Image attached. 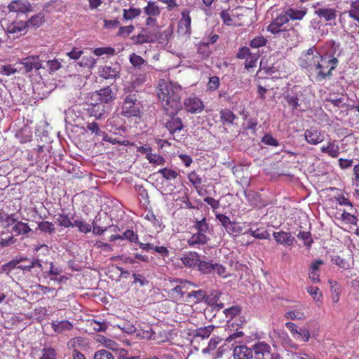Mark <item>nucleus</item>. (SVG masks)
<instances>
[{
    "label": "nucleus",
    "instance_id": "obj_17",
    "mask_svg": "<svg viewBox=\"0 0 359 359\" xmlns=\"http://www.w3.org/2000/svg\"><path fill=\"white\" fill-rule=\"evenodd\" d=\"M88 111L90 116H93L96 119H102L107 111V107L100 102L91 104Z\"/></svg>",
    "mask_w": 359,
    "mask_h": 359
},
{
    "label": "nucleus",
    "instance_id": "obj_29",
    "mask_svg": "<svg viewBox=\"0 0 359 359\" xmlns=\"http://www.w3.org/2000/svg\"><path fill=\"white\" fill-rule=\"evenodd\" d=\"M182 263L188 267L198 266L200 257L197 252H190L181 258Z\"/></svg>",
    "mask_w": 359,
    "mask_h": 359
},
{
    "label": "nucleus",
    "instance_id": "obj_54",
    "mask_svg": "<svg viewBox=\"0 0 359 359\" xmlns=\"http://www.w3.org/2000/svg\"><path fill=\"white\" fill-rule=\"evenodd\" d=\"M220 82L219 79L217 76H211L209 79V81L207 84L208 90L210 91H215L219 87Z\"/></svg>",
    "mask_w": 359,
    "mask_h": 359
},
{
    "label": "nucleus",
    "instance_id": "obj_16",
    "mask_svg": "<svg viewBox=\"0 0 359 359\" xmlns=\"http://www.w3.org/2000/svg\"><path fill=\"white\" fill-rule=\"evenodd\" d=\"M129 61L134 68L139 70L149 71L151 68L143 57L134 53L130 55Z\"/></svg>",
    "mask_w": 359,
    "mask_h": 359
},
{
    "label": "nucleus",
    "instance_id": "obj_44",
    "mask_svg": "<svg viewBox=\"0 0 359 359\" xmlns=\"http://www.w3.org/2000/svg\"><path fill=\"white\" fill-rule=\"evenodd\" d=\"M158 173H160L163 176V177L167 180H175L179 175L177 172H176L174 170L168 168H164L163 169H160L158 171Z\"/></svg>",
    "mask_w": 359,
    "mask_h": 359
},
{
    "label": "nucleus",
    "instance_id": "obj_24",
    "mask_svg": "<svg viewBox=\"0 0 359 359\" xmlns=\"http://www.w3.org/2000/svg\"><path fill=\"white\" fill-rule=\"evenodd\" d=\"M285 15L287 16L288 21L292 20H301L306 15V9L298 10L293 8H289L283 11Z\"/></svg>",
    "mask_w": 359,
    "mask_h": 359
},
{
    "label": "nucleus",
    "instance_id": "obj_53",
    "mask_svg": "<svg viewBox=\"0 0 359 359\" xmlns=\"http://www.w3.org/2000/svg\"><path fill=\"white\" fill-rule=\"evenodd\" d=\"M284 317L290 320H303L305 318L304 313L300 311H290L285 313Z\"/></svg>",
    "mask_w": 359,
    "mask_h": 359
},
{
    "label": "nucleus",
    "instance_id": "obj_35",
    "mask_svg": "<svg viewBox=\"0 0 359 359\" xmlns=\"http://www.w3.org/2000/svg\"><path fill=\"white\" fill-rule=\"evenodd\" d=\"M72 224V227H76L81 233H88L90 232L92 229V226L83 220L75 219L73 221Z\"/></svg>",
    "mask_w": 359,
    "mask_h": 359
},
{
    "label": "nucleus",
    "instance_id": "obj_49",
    "mask_svg": "<svg viewBox=\"0 0 359 359\" xmlns=\"http://www.w3.org/2000/svg\"><path fill=\"white\" fill-rule=\"evenodd\" d=\"M214 265L215 264L212 262L199 260L198 266L199 271H201L202 273H210L213 271Z\"/></svg>",
    "mask_w": 359,
    "mask_h": 359
},
{
    "label": "nucleus",
    "instance_id": "obj_10",
    "mask_svg": "<svg viewBox=\"0 0 359 359\" xmlns=\"http://www.w3.org/2000/svg\"><path fill=\"white\" fill-rule=\"evenodd\" d=\"M96 100L102 104H109L112 102L116 98V93H114L110 86L102 88L96 90L93 95Z\"/></svg>",
    "mask_w": 359,
    "mask_h": 359
},
{
    "label": "nucleus",
    "instance_id": "obj_46",
    "mask_svg": "<svg viewBox=\"0 0 359 359\" xmlns=\"http://www.w3.org/2000/svg\"><path fill=\"white\" fill-rule=\"evenodd\" d=\"M118 74V72L109 66L104 67L101 72V76L105 79H115Z\"/></svg>",
    "mask_w": 359,
    "mask_h": 359
},
{
    "label": "nucleus",
    "instance_id": "obj_3",
    "mask_svg": "<svg viewBox=\"0 0 359 359\" xmlns=\"http://www.w3.org/2000/svg\"><path fill=\"white\" fill-rule=\"evenodd\" d=\"M141 102L135 93H130L123 99L121 114L126 118L140 117Z\"/></svg>",
    "mask_w": 359,
    "mask_h": 359
},
{
    "label": "nucleus",
    "instance_id": "obj_61",
    "mask_svg": "<svg viewBox=\"0 0 359 359\" xmlns=\"http://www.w3.org/2000/svg\"><path fill=\"white\" fill-rule=\"evenodd\" d=\"M297 238L304 241V245L307 246H310L313 243L311 234L309 231H299Z\"/></svg>",
    "mask_w": 359,
    "mask_h": 359
},
{
    "label": "nucleus",
    "instance_id": "obj_60",
    "mask_svg": "<svg viewBox=\"0 0 359 359\" xmlns=\"http://www.w3.org/2000/svg\"><path fill=\"white\" fill-rule=\"evenodd\" d=\"M262 142L269 146L277 147L279 145L278 141L275 139L271 134L266 133L265 134L262 139Z\"/></svg>",
    "mask_w": 359,
    "mask_h": 359
},
{
    "label": "nucleus",
    "instance_id": "obj_18",
    "mask_svg": "<svg viewBox=\"0 0 359 359\" xmlns=\"http://www.w3.org/2000/svg\"><path fill=\"white\" fill-rule=\"evenodd\" d=\"M233 356L234 359H251L253 356L252 347L238 346L233 349Z\"/></svg>",
    "mask_w": 359,
    "mask_h": 359
},
{
    "label": "nucleus",
    "instance_id": "obj_9",
    "mask_svg": "<svg viewBox=\"0 0 359 359\" xmlns=\"http://www.w3.org/2000/svg\"><path fill=\"white\" fill-rule=\"evenodd\" d=\"M305 140L310 144L316 145L324 141V135L320 128L311 127L304 131Z\"/></svg>",
    "mask_w": 359,
    "mask_h": 359
},
{
    "label": "nucleus",
    "instance_id": "obj_6",
    "mask_svg": "<svg viewBox=\"0 0 359 359\" xmlns=\"http://www.w3.org/2000/svg\"><path fill=\"white\" fill-rule=\"evenodd\" d=\"M183 107L187 113L194 114L201 113L205 107L201 99L194 95L184 98Z\"/></svg>",
    "mask_w": 359,
    "mask_h": 359
},
{
    "label": "nucleus",
    "instance_id": "obj_63",
    "mask_svg": "<svg viewBox=\"0 0 359 359\" xmlns=\"http://www.w3.org/2000/svg\"><path fill=\"white\" fill-rule=\"evenodd\" d=\"M16 72H17V69L15 68L11 65H3L0 68V74L1 75L8 76L15 74Z\"/></svg>",
    "mask_w": 359,
    "mask_h": 359
},
{
    "label": "nucleus",
    "instance_id": "obj_57",
    "mask_svg": "<svg viewBox=\"0 0 359 359\" xmlns=\"http://www.w3.org/2000/svg\"><path fill=\"white\" fill-rule=\"evenodd\" d=\"M219 15L224 25L227 26H231L233 25V19L231 18L229 9L222 11Z\"/></svg>",
    "mask_w": 359,
    "mask_h": 359
},
{
    "label": "nucleus",
    "instance_id": "obj_48",
    "mask_svg": "<svg viewBox=\"0 0 359 359\" xmlns=\"http://www.w3.org/2000/svg\"><path fill=\"white\" fill-rule=\"evenodd\" d=\"M94 359H115L114 355L109 351L102 348L94 353Z\"/></svg>",
    "mask_w": 359,
    "mask_h": 359
},
{
    "label": "nucleus",
    "instance_id": "obj_58",
    "mask_svg": "<svg viewBox=\"0 0 359 359\" xmlns=\"http://www.w3.org/2000/svg\"><path fill=\"white\" fill-rule=\"evenodd\" d=\"M115 50L111 47H100L94 49L93 53L97 56H101L102 55H114Z\"/></svg>",
    "mask_w": 359,
    "mask_h": 359
},
{
    "label": "nucleus",
    "instance_id": "obj_27",
    "mask_svg": "<svg viewBox=\"0 0 359 359\" xmlns=\"http://www.w3.org/2000/svg\"><path fill=\"white\" fill-rule=\"evenodd\" d=\"M146 82V75L140 74L134 80H133L129 85L126 87L128 92L132 93L133 91H138L143 84Z\"/></svg>",
    "mask_w": 359,
    "mask_h": 359
},
{
    "label": "nucleus",
    "instance_id": "obj_25",
    "mask_svg": "<svg viewBox=\"0 0 359 359\" xmlns=\"http://www.w3.org/2000/svg\"><path fill=\"white\" fill-rule=\"evenodd\" d=\"M50 325L54 332L57 333H62L65 331H69L73 328V324L67 320L62 321H53Z\"/></svg>",
    "mask_w": 359,
    "mask_h": 359
},
{
    "label": "nucleus",
    "instance_id": "obj_31",
    "mask_svg": "<svg viewBox=\"0 0 359 359\" xmlns=\"http://www.w3.org/2000/svg\"><path fill=\"white\" fill-rule=\"evenodd\" d=\"M27 27V23L25 21H19L14 22L9 25L7 27L6 32V35L8 34H17L24 31Z\"/></svg>",
    "mask_w": 359,
    "mask_h": 359
},
{
    "label": "nucleus",
    "instance_id": "obj_39",
    "mask_svg": "<svg viewBox=\"0 0 359 359\" xmlns=\"http://www.w3.org/2000/svg\"><path fill=\"white\" fill-rule=\"evenodd\" d=\"M13 231L16 233L18 235L26 234L31 231V229L27 223H24L22 222H17L16 224L13 227Z\"/></svg>",
    "mask_w": 359,
    "mask_h": 359
},
{
    "label": "nucleus",
    "instance_id": "obj_12",
    "mask_svg": "<svg viewBox=\"0 0 359 359\" xmlns=\"http://www.w3.org/2000/svg\"><path fill=\"white\" fill-rule=\"evenodd\" d=\"M156 36L152 34L151 32L146 28L142 29L141 32L137 35L131 37L133 43L137 45L152 43L156 41Z\"/></svg>",
    "mask_w": 359,
    "mask_h": 359
},
{
    "label": "nucleus",
    "instance_id": "obj_50",
    "mask_svg": "<svg viewBox=\"0 0 359 359\" xmlns=\"http://www.w3.org/2000/svg\"><path fill=\"white\" fill-rule=\"evenodd\" d=\"M267 39L263 36H257L252 39L250 42V46L252 48H257L266 46L267 43Z\"/></svg>",
    "mask_w": 359,
    "mask_h": 359
},
{
    "label": "nucleus",
    "instance_id": "obj_8",
    "mask_svg": "<svg viewBox=\"0 0 359 359\" xmlns=\"http://www.w3.org/2000/svg\"><path fill=\"white\" fill-rule=\"evenodd\" d=\"M9 12L26 14L32 11L29 0H12L7 6Z\"/></svg>",
    "mask_w": 359,
    "mask_h": 359
},
{
    "label": "nucleus",
    "instance_id": "obj_20",
    "mask_svg": "<svg viewBox=\"0 0 359 359\" xmlns=\"http://www.w3.org/2000/svg\"><path fill=\"white\" fill-rule=\"evenodd\" d=\"M323 153L327 154L332 158H337L339 155V147L335 140H330L326 146L323 145L320 147Z\"/></svg>",
    "mask_w": 359,
    "mask_h": 359
},
{
    "label": "nucleus",
    "instance_id": "obj_21",
    "mask_svg": "<svg viewBox=\"0 0 359 359\" xmlns=\"http://www.w3.org/2000/svg\"><path fill=\"white\" fill-rule=\"evenodd\" d=\"M220 121L224 126L233 125L236 115L229 109L224 108L219 111Z\"/></svg>",
    "mask_w": 359,
    "mask_h": 359
},
{
    "label": "nucleus",
    "instance_id": "obj_13",
    "mask_svg": "<svg viewBox=\"0 0 359 359\" xmlns=\"http://www.w3.org/2000/svg\"><path fill=\"white\" fill-rule=\"evenodd\" d=\"M182 18L178 22V29L184 34L190 35L191 33V18L189 10L185 9L181 12Z\"/></svg>",
    "mask_w": 359,
    "mask_h": 359
},
{
    "label": "nucleus",
    "instance_id": "obj_47",
    "mask_svg": "<svg viewBox=\"0 0 359 359\" xmlns=\"http://www.w3.org/2000/svg\"><path fill=\"white\" fill-rule=\"evenodd\" d=\"M197 232L206 234L209 229V225L207 222L206 218H203L201 220H197L194 226Z\"/></svg>",
    "mask_w": 359,
    "mask_h": 359
},
{
    "label": "nucleus",
    "instance_id": "obj_62",
    "mask_svg": "<svg viewBox=\"0 0 359 359\" xmlns=\"http://www.w3.org/2000/svg\"><path fill=\"white\" fill-rule=\"evenodd\" d=\"M123 240L126 239L130 242L137 243L138 235L135 233L133 230L128 229L122 235Z\"/></svg>",
    "mask_w": 359,
    "mask_h": 359
},
{
    "label": "nucleus",
    "instance_id": "obj_59",
    "mask_svg": "<svg viewBox=\"0 0 359 359\" xmlns=\"http://www.w3.org/2000/svg\"><path fill=\"white\" fill-rule=\"evenodd\" d=\"M134 29L135 27L133 25L121 27L117 32V36L127 37L134 31Z\"/></svg>",
    "mask_w": 359,
    "mask_h": 359
},
{
    "label": "nucleus",
    "instance_id": "obj_55",
    "mask_svg": "<svg viewBox=\"0 0 359 359\" xmlns=\"http://www.w3.org/2000/svg\"><path fill=\"white\" fill-rule=\"evenodd\" d=\"M39 359H56V351L53 348H44L42 350V355Z\"/></svg>",
    "mask_w": 359,
    "mask_h": 359
},
{
    "label": "nucleus",
    "instance_id": "obj_5",
    "mask_svg": "<svg viewBox=\"0 0 359 359\" xmlns=\"http://www.w3.org/2000/svg\"><path fill=\"white\" fill-rule=\"evenodd\" d=\"M321 55L322 54L313 46L302 53L298 64L301 68L306 69L311 73Z\"/></svg>",
    "mask_w": 359,
    "mask_h": 359
},
{
    "label": "nucleus",
    "instance_id": "obj_51",
    "mask_svg": "<svg viewBox=\"0 0 359 359\" xmlns=\"http://www.w3.org/2000/svg\"><path fill=\"white\" fill-rule=\"evenodd\" d=\"M242 309L240 306L236 305L224 310V313L226 318L233 319L235 316L241 314Z\"/></svg>",
    "mask_w": 359,
    "mask_h": 359
},
{
    "label": "nucleus",
    "instance_id": "obj_28",
    "mask_svg": "<svg viewBox=\"0 0 359 359\" xmlns=\"http://www.w3.org/2000/svg\"><path fill=\"white\" fill-rule=\"evenodd\" d=\"M143 12L147 16L158 18L161 14V9L156 2L149 1L144 7Z\"/></svg>",
    "mask_w": 359,
    "mask_h": 359
},
{
    "label": "nucleus",
    "instance_id": "obj_22",
    "mask_svg": "<svg viewBox=\"0 0 359 359\" xmlns=\"http://www.w3.org/2000/svg\"><path fill=\"white\" fill-rule=\"evenodd\" d=\"M278 34L285 39L287 42L292 44H294L299 41V34L294 27H290L288 29L284 27L280 32V34Z\"/></svg>",
    "mask_w": 359,
    "mask_h": 359
},
{
    "label": "nucleus",
    "instance_id": "obj_37",
    "mask_svg": "<svg viewBox=\"0 0 359 359\" xmlns=\"http://www.w3.org/2000/svg\"><path fill=\"white\" fill-rule=\"evenodd\" d=\"M146 158L148 160L149 163L153 165H160L165 163V158L157 154H152L151 152L147 153Z\"/></svg>",
    "mask_w": 359,
    "mask_h": 359
},
{
    "label": "nucleus",
    "instance_id": "obj_15",
    "mask_svg": "<svg viewBox=\"0 0 359 359\" xmlns=\"http://www.w3.org/2000/svg\"><path fill=\"white\" fill-rule=\"evenodd\" d=\"M168 115L170 116V118L166 121L165 126L172 135H175L176 133L182 130L184 127L183 123L181 118L176 116L177 114Z\"/></svg>",
    "mask_w": 359,
    "mask_h": 359
},
{
    "label": "nucleus",
    "instance_id": "obj_1",
    "mask_svg": "<svg viewBox=\"0 0 359 359\" xmlns=\"http://www.w3.org/2000/svg\"><path fill=\"white\" fill-rule=\"evenodd\" d=\"M182 89L164 79L159 81L157 95L161 105L167 114H177L182 109Z\"/></svg>",
    "mask_w": 359,
    "mask_h": 359
},
{
    "label": "nucleus",
    "instance_id": "obj_26",
    "mask_svg": "<svg viewBox=\"0 0 359 359\" xmlns=\"http://www.w3.org/2000/svg\"><path fill=\"white\" fill-rule=\"evenodd\" d=\"M315 13L318 17L324 18L325 21L335 20L337 17V11L332 8H318Z\"/></svg>",
    "mask_w": 359,
    "mask_h": 359
},
{
    "label": "nucleus",
    "instance_id": "obj_38",
    "mask_svg": "<svg viewBox=\"0 0 359 359\" xmlns=\"http://www.w3.org/2000/svg\"><path fill=\"white\" fill-rule=\"evenodd\" d=\"M188 297H193L195 299L194 302L196 303H198L203 301L206 302L207 293L204 290H194L188 293Z\"/></svg>",
    "mask_w": 359,
    "mask_h": 359
},
{
    "label": "nucleus",
    "instance_id": "obj_30",
    "mask_svg": "<svg viewBox=\"0 0 359 359\" xmlns=\"http://www.w3.org/2000/svg\"><path fill=\"white\" fill-rule=\"evenodd\" d=\"M189 286H195V285L190 281L182 282L180 285L175 287L172 290V294L175 297H176L177 299H180L184 296V294L187 292V290H184V289H188L189 287Z\"/></svg>",
    "mask_w": 359,
    "mask_h": 359
},
{
    "label": "nucleus",
    "instance_id": "obj_33",
    "mask_svg": "<svg viewBox=\"0 0 359 359\" xmlns=\"http://www.w3.org/2000/svg\"><path fill=\"white\" fill-rule=\"evenodd\" d=\"M221 295L222 292L214 290L209 295L207 294L206 302L210 305H216L219 308H223L224 304L220 301Z\"/></svg>",
    "mask_w": 359,
    "mask_h": 359
},
{
    "label": "nucleus",
    "instance_id": "obj_42",
    "mask_svg": "<svg viewBox=\"0 0 359 359\" xmlns=\"http://www.w3.org/2000/svg\"><path fill=\"white\" fill-rule=\"evenodd\" d=\"M38 229L43 232L52 234L55 231V225L49 221H42L38 224Z\"/></svg>",
    "mask_w": 359,
    "mask_h": 359
},
{
    "label": "nucleus",
    "instance_id": "obj_23",
    "mask_svg": "<svg viewBox=\"0 0 359 359\" xmlns=\"http://www.w3.org/2000/svg\"><path fill=\"white\" fill-rule=\"evenodd\" d=\"M208 241L206 234L196 232L187 240V243L191 247H198L206 244Z\"/></svg>",
    "mask_w": 359,
    "mask_h": 359
},
{
    "label": "nucleus",
    "instance_id": "obj_36",
    "mask_svg": "<svg viewBox=\"0 0 359 359\" xmlns=\"http://www.w3.org/2000/svg\"><path fill=\"white\" fill-rule=\"evenodd\" d=\"M56 223L64 228H69L73 226V222L69 217L68 215L65 213H59L57 215Z\"/></svg>",
    "mask_w": 359,
    "mask_h": 359
},
{
    "label": "nucleus",
    "instance_id": "obj_34",
    "mask_svg": "<svg viewBox=\"0 0 359 359\" xmlns=\"http://www.w3.org/2000/svg\"><path fill=\"white\" fill-rule=\"evenodd\" d=\"M44 18L45 15L43 13H39L36 15H33L27 21H25V22L27 23V27H39L43 23Z\"/></svg>",
    "mask_w": 359,
    "mask_h": 359
},
{
    "label": "nucleus",
    "instance_id": "obj_11",
    "mask_svg": "<svg viewBox=\"0 0 359 359\" xmlns=\"http://www.w3.org/2000/svg\"><path fill=\"white\" fill-rule=\"evenodd\" d=\"M288 22V19L283 11L280 14L276 16L267 27V31L270 32L274 35L280 34L283 29V26Z\"/></svg>",
    "mask_w": 359,
    "mask_h": 359
},
{
    "label": "nucleus",
    "instance_id": "obj_40",
    "mask_svg": "<svg viewBox=\"0 0 359 359\" xmlns=\"http://www.w3.org/2000/svg\"><path fill=\"white\" fill-rule=\"evenodd\" d=\"M141 14L140 8H130L128 9H123V18L124 20H129L137 18Z\"/></svg>",
    "mask_w": 359,
    "mask_h": 359
},
{
    "label": "nucleus",
    "instance_id": "obj_14",
    "mask_svg": "<svg viewBox=\"0 0 359 359\" xmlns=\"http://www.w3.org/2000/svg\"><path fill=\"white\" fill-rule=\"evenodd\" d=\"M270 345L265 341H257L252 346V352H254L257 359H265L269 357L271 353Z\"/></svg>",
    "mask_w": 359,
    "mask_h": 359
},
{
    "label": "nucleus",
    "instance_id": "obj_52",
    "mask_svg": "<svg viewBox=\"0 0 359 359\" xmlns=\"http://www.w3.org/2000/svg\"><path fill=\"white\" fill-rule=\"evenodd\" d=\"M96 63V60L94 59L91 55H84L82 57L79 65L83 67H93Z\"/></svg>",
    "mask_w": 359,
    "mask_h": 359
},
{
    "label": "nucleus",
    "instance_id": "obj_45",
    "mask_svg": "<svg viewBox=\"0 0 359 359\" xmlns=\"http://www.w3.org/2000/svg\"><path fill=\"white\" fill-rule=\"evenodd\" d=\"M79 341V338H74V339H71L68 343L69 348L73 349V351H72L73 359H86L85 355L83 353H81L80 351H79L77 349H76L74 347L76 344Z\"/></svg>",
    "mask_w": 359,
    "mask_h": 359
},
{
    "label": "nucleus",
    "instance_id": "obj_19",
    "mask_svg": "<svg viewBox=\"0 0 359 359\" xmlns=\"http://www.w3.org/2000/svg\"><path fill=\"white\" fill-rule=\"evenodd\" d=\"M273 238L277 243L285 245H292L294 238L289 232L280 231L273 233Z\"/></svg>",
    "mask_w": 359,
    "mask_h": 359
},
{
    "label": "nucleus",
    "instance_id": "obj_7",
    "mask_svg": "<svg viewBox=\"0 0 359 359\" xmlns=\"http://www.w3.org/2000/svg\"><path fill=\"white\" fill-rule=\"evenodd\" d=\"M19 63L26 73H29L34 69L39 70L43 67L42 61L39 55L27 56L22 58Z\"/></svg>",
    "mask_w": 359,
    "mask_h": 359
},
{
    "label": "nucleus",
    "instance_id": "obj_2",
    "mask_svg": "<svg viewBox=\"0 0 359 359\" xmlns=\"http://www.w3.org/2000/svg\"><path fill=\"white\" fill-rule=\"evenodd\" d=\"M339 62V60L332 55L327 53L322 55L311 72L313 74L315 80L318 82L330 80Z\"/></svg>",
    "mask_w": 359,
    "mask_h": 359
},
{
    "label": "nucleus",
    "instance_id": "obj_43",
    "mask_svg": "<svg viewBox=\"0 0 359 359\" xmlns=\"http://www.w3.org/2000/svg\"><path fill=\"white\" fill-rule=\"evenodd\" d=\"M348 15L359 23V0L351 2Z\"/></svg>",
    "mask_w": 359,
    "mask_h": 359
},
{
    "label": "nucleus",
    "instance_id": "obj_56",
    "mask_svg": "<svg viewBox=\"0 0 359 359\" xmlns=\"http://www.w3.org/2000/svg\"><path fill=\"white\" fill-rule=\"evenodd\" d=\"M307 292L313 297V299L317 302L320 300L322 294L318 287L310 286L306 289Z\"/></svg>",
    "mask_w": 359,
    "mask_h": 359
},
{
    "label": "nucleus",
    "instance_id": "obj_41",
    "mask_svg": "<svg viewBox=\"0 0 359 359\" xmlns=\"http://www.w3.org/2000/svg\"><path fill=\"white\" fill-rule=\"evenodd\" d=\"M32 268H34L33 259H30L28 257L19 258L18 269L30 271Z\"/></svg>",
    "mask_w": 359,
    "mask_h": 359
},
{
    "label": "nucleus",
    "instance_id": "obj_64",
    "mask_svg": "<svg viewBox=\"0 0 359 359\" xmlns=\"http://www.w3.org/2000/svg\"><path fill=\"white\" fill-rule=\"evenodd\" d=\"M332 262L340 268L347 269L349 268V263L345 259L341 257L340 256H334L332 258Z\"/></svg>",
    "mask_w": 359,
    "mask_h": 359
},
{
    "label": "nucleus",
    "instance_id": "obj_4",
    "mask_svg": "<svg viewBox=\"0 0 359 359\" xmlns=\"http://www.w3.org/2000/svg\"><path fill=\"white\" fill-rule=\"evenodd\" d=\"M306 91L302 87L294 86L290 92L284 94L285 100L292 110L298 109V107L303 103H309L305 97Z\"/></svg>",
    "mask_w": 359,
    "mask_h": 359
},
{
    "label": "nucleus",
    "instance_id": "obj_32",
    "mask_svg": "<svg viewBox=\"0 0 359 359\" xmlns=\"http://www.w3.org/2000/svg\"><path fill=\"white\" fill-rule=\"evenodd\" d=\"M214 329L215 326L212 325L197 328L194 331V336L195 338L207 339L210 337Z\"/></svg>",
    "mask_w": 359,
    "mask_h": 359
}]
</instances>
